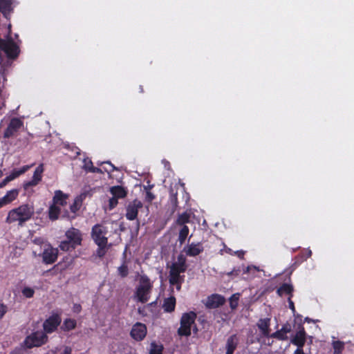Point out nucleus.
Masks as SVG:
<instances>
[{
    "label": "nucleus",
    "instance_id": "f257e3e1",
    "mask_svg": "<svg viewBox=\"0 0 354 354\" xmlns=\"http://www.w3.org/2000/svg\"><path fill=\"white\" fill-rule=\"evenodd\" d=\"M34 214L35 207L33 205L22 204L8 212L6 222L9 224L18 222L19 226H23L26 222L31 219Z\"/></svg>",
    "mask_w": 354,
    "mask_h": 354
},
{
    "label": "nucleus",
    "instance_id": "f03ea898",
    "mask_svg": "<svg viewBox=\"0 0 354 354\" xmlns=\"http://www.w3.org/2000/svg\"><path fill=\"white\" fill-rule=\"evenodd\" d=\"M66 239L62 241L59 245L61 250L69 252L74 250L82 245L83 240L82 232L75 227H71L65 232Z\"/></svg>",
    "mask_w": 354,
    "mask_h": 354
},
{
    "label": "nucleus",
    "instance_id": "7ed1b4c3",
    "mask_svg": "<svg viewBox=\"0 0 354 354\" xmlns=\"http://www.w3.org/2000/svg\"><path fill=\"white\" fill-rule=\"evenodd\" d=\"M153 289V282L149 277L145 274H141L138 279V285L135 291V297L138 301L145 304L150 299V295Z\"/></svg>",
    "mask_w": 354,
    "mask_h": 354
},
{
    "label": "nucleus",
    "instance_id": "20e7f679",
    "mask_svg": "<svg viewBox=\"0 0 354 354\" xmlns=\"http://www.w3.org/2000/svg\"><path fill=\"white\" fill-rule=\"evenodd\" d=\"M196 317V313L194 311L185 313L182 315L180 321V326L178 329V335L179 336H190L192 327L194 333L198 332L197 326L195 324Z\"/></svg>",
    "mask_w": 354,
    "mask_h": 354
},
{
    "label": "nucleus",
    "instance_id": "39448f33",
    "mask_svg": "<svg viewBox=\"0 0 354 354\" xmlns=\"http://www.w3.org/2000/svg\"><path fill=\"white\" fill-rule=\"evenodd\" d=\"M48 341V337L41 330H37L28 335L24 341V345L28 348L33 347H39L46 344Z\"/></svg>",
    "mask_w": 354,
    "mask_h": 354
},
{
    "label": "nucleus",
    "instance_id": "423d86ee",
    "mask_svg": "<svg viewBox=\"0 0 354 354\" xmlns=\"http://www.w3.org/2000/svg\"><path fill=\"white\" fill-rule=\"evenodd\" d=\"M0 50L5 53L8 58L12 59H16L20 53L19 46L10 37L7 40L0 37Z\"/></svg>",
    "mask_w": 354,
    "mask_h": 354
},
{
    "label": "nucleus",
    "instance_id": "0eeeda50",
    "mask_svg": "<svg viewBox=\"0 0 354 354\" xmlns=\"http://www.w3.org/2000/svg\"><path fill=\"white\" fill-rule=\"evenodd\" d=\"M107 227L102 224H95L92 227L91 236L95 244L108 243Z\"/></svg>",
    "mask_w": 354,
    "mask_h": 354
},
{
    "label": "nucleus",
    "instance_id": "6e6552de",
    "mask_svg": "<svg viewBox=\"0 0 354 354\" xmlns=\"http://www.w3.org/2000/svg\"><path fill=\"white\" fill-rule=\"evenodd\" d=\"M62 323V318L59 314L53 313L43 322V332L47 334H51L57 330L58 326Z\"/></svg>",
    "mask_w": 354,
    "mask_h": 354
},
{
    "label": "nucleus",
    "instance_id": "1a4fd4ad",
    "mask_svg": "<svg viewBox=\"0 0 354 354\" xmlns=\"http://www.w3.org/2000/svg\"><path fill=\"white\" fill-rule=\"evenodd\" d=\"M24 127V122L18 118H13L10 120L7 128L3 132L5 138H10L16 136L17 133Z\"/></svg>",
    "mask_w": 354,
    "mask_h": 354
},
{
    "label": "nucleus",
    "instance_id": "9d476101",
    "mask_svg": "<svg viewBox=\"0 0 354 354\" xmlns=\"http://www.w3.org/2000/svg\"><path fill=\"white\" fill-rule=\"evenodd\" d=\"M143 206L142 203L135 199L133 201L129 203L126 207V218L129 221H133L137 218L139 209Z\"/></svg>",
    "mask_w": 354,
    "mask_h": 354
},
{
    "label": "nucleus",
    "instance_id": "9b49d317",
    "mask_svg": "<svg viewBox=\"0 0 354 354\" xmlns=\"http://www.w3.org/2000/svg\"><path fill=\"white\" fill-rule=\"evenodd\" d=\"M147 333V329L146 325L140 322H136L132 326L130 335L133 339L140 342L145 339Z\"/></svg>",
    "mask_w": 354,
    "mask_h": 354
},
{
    "label": "nucleus",
    "instance_id": "f8f14e48",
    "mask_svg": "<svg viewBox=\"0 0 354 354\" xmlns=\"http://www.w3.org/2000/svg\"><path fill=\"white\" fill-rule=\"evenodd\" d=\"M307 333L304 327L300 324L299 330L290 339V343L296 346L297 348H304L306 342Z\"/></svg>",
    "mask_w": 354,
    "mask_h": 354
},
{
    "label": "nucleus",
    "instance_id": "ddd939ff",
    "mask_svg": "<svg viewBox=\"0 0 354 354\" xmlns=\"http://www.w3.org/2000/svg\"><path fill=\"white\" fill-rule=\"evenodd\" d=\"M42 261L45 264H53L55 263L58 257V250L48 245L45 248L41 254Z\"/></svg>",
    "mask_w": 354,
    "mask_h": 354
},
{
    "label": "nucleus",
    "instance_id": "4468645a",
    "mask_svg": "<svg viewBox=\"0 0 354 354\" xmlns=\"http://www.w3.org/2000/svg\"><path fill=\"white\" fill-rule=\"evenodd\" d=\"M225 303V299L223 296L218 294H212L207 297L205 302V306L209 309L217 308Z\"/></svg>",
    "mask_w": 354,
    "mask_h": 354
},
{
    "label": "nucleus",
    "instance_id": "2eb2a0df",
    "mask_svg": "<svg viewBox=\"0 0 354 354\" xmlns=\"http://www.w3.org/2000/svg\"><path fill=\"white\" fill-rule=\"evenodd\" d=\"M44 172V165L40 164L35 170L32 178L30 180L24 183V188L28 189L30 187H35L39 184L42 179Z\"/></svg>",
    "mask_w": 354,
    "mask_h": 354
},
{
    "label": "nucleus",
    "instance_id": "dca6fc26",
    "mask_svg": "<svg viewBox=\"0 0 354 354\" xmlns=\"http://www.w3.org/2000/svg\"><path fill=\"white\" fill-rule=\"evenodd\" d=\"M30 167L31 165H24L19 169H13L10 175L6 176L2 181L0 182V188H3L9 182L13 180L14 179L19 177L21 174L26 173Z\"/></svg>",
    "mask_w": 354,
    "mask_h": 354
},
{
    "label": "nucleus",
    "instance_id": "f3484780",
    "mask_svg": "<svg viewBox=\"0 0 354 354\" xmlns=\"http://www.w3.org/2000/svg\"><path fill=\"white\" fill-rule=\"evenodd\" d=\"M241 271H243L244 274L250 272L254 273L255 272L259 271V269L258 267L253 265L246 267L243 266L242 268L240 266L234 268L232 271L227 272L226 274L229 277H237L240 274Z\"/></svg>",
    "mask_w": 354,
    "mask_h": 354
},
{
    "label": "nucleus",
    "instance_id": "a211bd4d",
    "mask_svg": "<svg viewBox=\"0 0 354 354\" xmlns=\"http://www.w3.org/2000/svg\"><path fill=\"white\" fill-rule=\"evenodd\" d=\"M204 248L201 243H192L184 248L183 251L189 257H196L203 252Z\"/></svg>",
    "mask_w": 354,
    "mask_h": 354
},
{
    "label": "nucleus",
    "instance_id": "6ab92c4d",
    "mask_svg": "<svg viewBox=\"0 0 354 354\" xmlns=\"http://www.w3.org/2000/svg\"><path fill=\"white\" fill-rule=\"evenodd\" d=\"M239 344V337L236 334L230 335L226 341L225 349V354H234Z\"/></svg>",
    "mask_w": 354,
    "mask_h": 354
},
{
    "label": "nucleus",
    "instance_id": "aec40b11",
    "mask_svg": "<svg viewBox=\"0 0 354 354\" xmlns=\"http://www.w3.org/2000/svg\"><path fill=\"white\" fill-rule=\"evenodd\" d=\"M68 197V194H64L61 190H56L53 198V203L57 206H65L67 204Z\"/></svg>",
    "mask_w": 354,
    "mask_h": 354
},
{
    "label": "nucleus",
    "instance_id": "412c9836",
    "mask_svg": "<svg viewBox=\"0 0 354 354\" xmlns=\"http://www.w3.org/2000/svg\"><path fill=\"white\" fill-rule=\"evenodd\" d=\"M270 318H263L260 319L257 323V326L259 329L261 330V334L264 337H270Z\"/></svg>",
    "mask_w": 354,
    "mask_h": 354
},
{
    "label": "nucleus",
    "instance_id": "4be33fe9",
    "mask_svg": "<svg viewBox=\"0 0 354 354\" xmlns=\"http://www.w3.org/2000/svg\"><path fill=\"white\" fill-rule=\"evenodd\" d=\"M12 1L13 0H0V11L7 19L13 10Z\"/></svg>",
    "mask_w": 354,
    "mask_h": 354
},
{
    "label": "nucleus",
    "instance_id": "5701e85b",
    "mask_svg": "<svg viewBox=\"0 0 354 354\" xmlns=\"http://www.w3.org/2000/svg\"><path fill=\"white\" fill-rule=\"evenodd\" d=\"M19 195V190L17 189H13L7 192L6 194L0 198V202L2 205H6L10 204L15 201Z\"/></svg>",
    "mask_w": 354,
    "mask_h": 354
},
{
    "label": "nucleus",
    "instance_id": "b1692460",
    "mask_svg": "<svg viewBox=\"0 0 354 354\" xmlns=\"http://www.w3.org/2000/svg\"><path fill=\"white\" fill-rule=\"evenodd\" d=\"M176 300L175 297L171 296L164 299L162 308L166 313H172L176 308Z\"/></svg>",
    "mask_w": 354,
    "mask_h": 354
},
{
    "label": "nucleus",
    "instance_id": "393cba45",
    "mask_svg": "<svg viewBox=\"0 0 354 354\" xmlns=\"http://www.w3.org/2000/svg\"><path fill=\"white\" fill-rule=\"evenodd\" d=\"M118 274L121 278H125L129 274V268L127 261L126 250L123 252L122 263L118 268Z\"/></svg>",
    "mask_w": 354,
    "mask_h": 354
},
{
    "label": "nucleus",
    "instance_id": "a878e982",
    "mask_svg": "<svg viewBox=\"0 0 354 354\" xmlns=\"http://www.w3.org/2000/svg\"><path fill=\"white\" fill-rule=\"evenodd\" d=\"M77 326V322L74 319L66 318L64 320L62 324L60 326L61 330L64 332H69L75 329Z\"/></svg>",
    "mask_w": 354,
    "mask_h": 354
},
{
    "label": "nucleus",
    "instance_id": "bb28decb",
    "mask_svg": "<svg viewBox=\"0 0 354 354\" xmlns=\"http://www.w3.org/2000/svg\"><path fill=\"white\" fill-rule=\"evenodd\" d=\"M110 192L112 196H114L118 198H124L127 195V191L125 189V188L120 185L111 187L110 188Z\"/></svg>",
    "mask_w": 354,
    "mask_h": 354
},
{
    "label": "nucleus",
    "instance_id": "cd10ccee",
    "mask_svg": "<svg viewBox=\"0 0 354 354\" xmlns=\"http://www.w3.org/2000/svg\"><path fill=\"white\" fill-rule=\"evenodd\" d=\"M61 209L59 206L52 204L48 208V218L50 221H56L59 218Z\"/></svg>",
    "mask_w": 354,
    "mask_h": 354
},
{
    "label": "nucleus",
    "instance_id": "c85d7f7f",
    "mask_svg": "<svg viewBox=\"0 0 354 354\" xmlns=\"http://www.w3.org/2000/svg\"><path fill=\"white\" fill-rule=\"evenodd\" d=\"M185 276H181L178 273L169 270V282L170 285L174 286L175 283H183L184 282Z\"/></svg>",
    "mask_w": 354,
    "mask_h": 354
},
{
    "label": "nucleus",
    "instance_id": "c756f323",
    "mask_svg": "<svg viewBox=\"0 0 354 354\" xmlns=\"http://www.w3.org/2000/svg\"><path fill=\"white\" fill-rule=\"evenodd\" d=\"M293 287L290 284L283 283L277 290L279 296L281 297L283 294L289 295L291 297L292 296Z\"/></svg>",
    "mask_w": 354,
    "mask_h": 354
},
{
    "label": "nucleus",
    "instance_id": "7c9ffc66",
    "mask_svg": "<svg viewBox=\"0 0 354 354\" xmlns=\"http://www.w3.org/2000/svg\"><path fill=\"white\" fill-rule=\"evenodd\" d=\"M96 245H97V248L95 251V254L100 258L104 257L106 254L109 248L111 246V244H109L108 243Z\"/></svg>",
    "mask_w": 354,
    "mask_h": 354
},
{
    "label": "nucleus",
    "instance_id": "2f4dec72",
    "mask_svg": "<svg viewBox=\"0 0 354 354\" xmlns=\"http://www.w3.org/2000/svg\"><path fill=\"white\" fill-rule=\"evenodd\" d=\"M169 203L171 205V212L174 213L178 206V193L177 192H174L172 189L170 190Z\"/></svg>",
    "mask_w": 354,
    "mask_h": 354
},
{
    "label": "nucleus",
    "instance_id": "473e14b6",
    "mask_svg": "<svg viewBox=\"0 0 354 354\" xmlns=\"http://www.w3.org/2000/svg\"><path fill=\"white\" fill-rule=\"evenodd\" d=\"M190 222V214L187 212H185L178 215L176 219V224L178 225H186V223Z\"/></svg>",
    "mask_w": 354,
    "mask_h": 354
},
{
    "label": "nucleus",
    "instance_id": "72a5a7b5",
    "mask_svg": "<svg viewBox=\"0 0 354 354\" xmlns=\"http://www.w3.org/2000/svg\"><path fill=\"white\" fill-rule=\"evenodd\" d=\"M189 230L187 225H184L182 227L179 232L178 241L180 245L183 244L185 242V240L189 234Z\"/></svg>",
    "mask_w": 354,
    "mask_h": 354
},
{
    "label": "nucleus",
    "instance_id": "f704fd0d",
    "mask_svg": "<svg viewBox=\"0 0 354 354\" xmlns=\"http://www.w3.org/2000/svg\"><path fill=\"white\" fill-rule=\"evenodd\" d=\"M163 349L164 347L162 344L152 342L151 343L149 354H162Z\"/></svg>",
    "mask_w": 354,
    "mask_h": 354
},
{
    "label": "nucleus",
    "instance_id": "c9c22d12",
    "mask_svg": "<svg viewBox=\"0 0 354 354\" xmlns=\"http://www.w3.org/2000/svg\"><path fill=\"white\" fill-rule=\"evenodd\" d=\"M269 337L274 338L280 341H286L288 339L287 334L283 333L281 328L270 334Z\"/></svg>",
    "mask_w": 354,
    "mask_h": 354
},
{
    "label": "nucleus",
    "instance_id": "e433bc0d",
    "mask_svg": "<svg viewBox=\"0 0 354 354\" xmlns=\"http://www.w3.org/2000/svg\"><path fill=\"white\" fill-rule=\"evenodd\" d=\"M333 348L334 349L333 354H342L344 348V343L341 341H334L333 342Z\"/></svg>",
    "mask_w": 354,
    "mask_h": 354
},
{
    "label": "nucleus",
    "instance_id": "4c0bfd02",
    "mask_svg": "<svg viewBox=\"0 0 354 354\" xmlns=\"http://www.w3.org/2000/svg\"><path fill=\"white\" fill-rule=\"evenodd\" d=\"M186 270H187V266H182V265H179V264L176 263H173L171 266L170 267L169 270L180 274V273L185 272L186 271Z\"/></svg>",
    "mask_w": 354,
    "mask_h": 354
},
{
    "label": "nucleus",
    "instance_id": "58836bf2",
    "mask_svg": "<svg viewBox=\"0 0 354 354\" xmlns=\"http://www.w3.org/2000/svg\"><path fill=\"white\" fill-rule=\"evenodd\" d=\"M82 206V200L77 197L75 198L73 204L70 205V210L71 212L76 214V212L80 209Z\"/></svg>",
    "mask_w": 354,
    "mask_h": 354
},
{
    "label": "nucleus",
    "instance_id": "ea45409f",
    "mask_svg": "<svg viewBox=\"0 0 354 354\" xmlns=\"http://www.w3.org/2000/svg\"><path fill=\"white\" fill-rule=\"evenodd\" d=\"M23 296H24L26 298H32L34 296L35 290L33 288L30 287H25L21 290Z\"/></svg>",
    "mask_w": 354,
    "mask_h": 354
},
{
    "label": "nucleus",
    "instance_id": "a19ab883",
    "mask_svg": "<svg viewBox=\"0 0 354 354\" xmlns=\"http://www.w3.org/2000/svg\"><path fill=\"white\" fill-rule=\"evenodd\" d=\"M239 294H234L230 298V306L232 309H235L238 306Z\"/></svg>",
    "mask_w": 354,
    "mask_h": 354
},
{
    "label": "nucleus",
    "instance_id": "79ce46f5",
    "mask_svg": "<svg viewBox=\"0 0 354 354\" xmlns=\"http://www.w3.org/2000/svg\"><path fill=\"white\" fill-rule=\"evenodd\" d=\"M145 189L147 190L145 201L148 203H151L156 198L155 195L147 187H145Z\"/></svg>",
    "mask_w": 354,
    "mask_h": 354
},
{
    "label": "nucleus",
    "instance_id": "37998d69",
    "mask_svg": "<svg viewBox=\"0 0 354 354\" xmlns=\"http://www.w3.org/2000/svg\"><path fill=\"white\" fill-rule=\"evenodd\" d=\"M93 165V162L91 161V159L89 158H86L84 160V170H86V171H90V168L92 167Z\"/></svg>",
    "mask_w": 354,
    "mask_h": 354
},
{
    "label": "nucleus",
    "instance_id": "c03bdc74",
    "mask_svg": "<svg viewBox=\"0 0 354 354\" xmlns=\"http://www.w3.org/2000/svg\"><path fill=\"white\" fill-rule=\"evenodd\" d=\"M118 199H119L118 198H116L114 196H113V197L109 199V209H111L117 206V205L118 203Z\"/></svg>",
    "mask_w": 354,
    "mask_h": 354
},
{
    "label": "nucleus",
    "instance_id": "a18cd8bd",
    "mask_svg": "<svg viewBox=\"0 0 354 354\" xmlns=\"http://www.w3.org/2000/svg\"><path fill=\"white\" fill-rule=\"evenodd\" d=\"M8 312V306L0 302V319H1Z\"/></svg>",
    "mask_w": 354,
    "mask_h": 354
},
{
    "label": "nucleus",
    "instance_id": "49530a36",
    "mask_svg": "<svg viewBox=\"0 0 354 354\" xmlns=\"http://www.w3.org/2000/svg\"><path fill=\"white\" fill-rule=\"evenodd\" d=\"M282 331L286 334L289 333L292 330V326L290 323L286 322L281 327Z\"/></svg>",
    "mask_w": 354,
    "mask_h": 354
},
{
    "label": "nucleus",
    "instance_id": "de8ad7c7",
    "mask_svg": "<svg viewBox=\"0 0 354 354\" xmlns=\"http://www.w3.org/2000/svg\"><path fill=\"white\" fill-rule=\"evenodd\" d=\"M103 163L109 164L111 167V169H104L105 171H106L107 173H111V172L114 171L115 170H118V169L113 164H111V162L109 161L103 162L100 165H102Z\"/></svg>",
    "mask_w": 354,
    "mask_h": 354
},
{
    "label": "nucleus",
    "instance_id": "09e8293b",
    "mask_svg": "<svg viewBox=\"0 0 354 354\" xmlns=\"http://www.w3.org/2000/svg\"><path fill=\"white\" fill-rule=\"evenodd\" d=\"M176 263L182 266H187L186 265V259L183 254H180L178 257V261L176 262Z\"/></svg>",
    "mask_w": 354,
    "mask_h": 354
},
{
    "label": "nucleus",
    "instance_id": "8fccbe9b",
    "mask_svg": "<svg viewBox=\"0 0 354 354\" xmlns=\"http://www.w3.org/2000/svg\"><path fill=\"white\" fill-rule=\"evenodd\" d=\"M288 304H289V308H290V309H291V310L292 311V313L295 314V313L296 312V309H295V304H294V302L292 301V299H291V297H289V298H288Z\"/></svg>",
    "mask_w": 354,
    "mask_h": 354
},
{
    "label": "nucleus",
    "instance_id": "3c124183",
    "mask_svg": "<svg viewBox=\"0 0 354 354\" xmlns=\"http://www.w3.org/2000/svg\"><path fill=\"white\" fill-rule=\"evenodd\" d=\"M91 173H97V174H102V170L100 168L95 167L93 166L90 168V171Z\"/></svg>",
    "mask_w": 354,
    "mask_h": 354
},
{
    "label": "nucleus",
    "instance_id": "603ef678",
    "mask_svg": "<svg viewBox=\"0 0 354 354\" xmlns=\"http://www.w3.org/2000/svg\"><path fill=\"white\" fill-rule=\"evenodd\" d=\"M72 348L70 346H65L64 351L59 354H71Z\"/></svg>",
    "mask_w": 354,
    "mask_h": 354
},
{
    "label": "nucleus",
    "instance_id": "864d4df0",
    "mask_svg": "<svg viewBox=\"0 0 354 354\" xmlns=\"http://www.w3.org/2000/svg\"><path fill=\"white\" fill-rule=\"evenodd\" d=\"M235 253H236V254L237 255V257L239 259H243L244 258V255H245V252L244 251H243V250H238Z\"/></svg>",
    "mask_w": 354,
    "mask_h": 354
},
{
    "label": "nucleus",
    "instance_id": "5fc2aeb1",
    "mask_svg": "<svg viewBox=\"0 0 354 354\" xmlns=\"http://www.w3.org/2000/svg\"><path fill=\"white\" fill-rule=\"evenodd\" d=\"M293 354H306L303 348H297Z\"/></svg>",
    "mask_w": 354,
    "mask_h": 354
},
{
    "label": "nucleus",
    "instance_id": "6e6d98bb",
    "mask_svg": "<svg viewBox=\"0 0 354 354\" xmlns=\"http://www.w3.org/2000/svg\"><path fill=\"white\" fill-rule=\"evenodd\" d=\"M312 255V252L311 250H308L306 251V256L304 257V260H306L307 259H308L309 257H310Z\"/></svg>",
    "mask_w": 354,
    "mask_h": 354
},
{
    "label": "nucleus",
    "instance_id": "4d7b16f0",
    "mask_svg": "<svg viewBox=\"0 0 354 354\" xmlns=\"http://www.w3.org/2000/svg\"><path fill=\"white\" fill-rule=\"evenodd\" d=\"M80 310H81V306L80 305L75 306V311L79 312V311H80Z\"/></svg>",
    "mask_w": 354,
    "mask_h": 354
},
{
    "label": "nucleus",
    "instance_id": "13d9d810",
    "mask_svg": "<svg viewBox=\"0 0 354 354\" xmlns=\"http://www.w3.org/2000/svg\"><path fill=\"white\" fill-rule=\"evenodd\" d=\"M181 285H182V283H175V285H174V286H176V289H177L178 290H180V288H181Z\"/></svg>",
    "mask_w": 354,
    "mask_h": 354
},
{
    "label": "nucleus",
    "instance_id": "bf43d9fd",
    "mask_svg": "<svg viewBox=\"0 0 354 354\" xmlns=\"http://www.w3.org/2000/svg\"><path fill=\"white\" fill-rule=\"evenodd\" d=\"M305 321L308 323H310L311 322H313V320L311 319H310L309 317H306Z\"/></svg>",
    "mask_w": 354,
    "mask_h": 354
},
{
    "label": "nucleus",
    "instance_id": "052dcab7",
    "mask_svg": "<svg viewBox=\"0 0 354 354\" xmlns=\"http://www.w3.org/2000/svg\"><path fill=\"white\" fill-rule=\"evenodd\" d=\"M63 217H67L68 218L69 217V215H68V212H66L65 214L62 216Z\"/></svg>",
    "mask_w": 354,
    "mask_h": 354
},
{
    "label": "nucleus",
    "instance_id": "680f3d73",
    "mask_svg": "<svg viewBox=\"0 0 354 354\" xmlns=\"http://www.w3.org/2000/svg\"><path fill=\"white\" fill-rule=\"evenodd\" d=\"M139 89H140V93H143L144 92V89H143V86H140Z\"/></svg>",
    "mask_w": 354,
    "mask_h": 354
},
{
    "label": "nucleus",
    "instance_id": "e2e57ef3",
    "mask_svg": "<svg viewBox=\"0 0 354 354\" xmlns=\"http://www.w3.org/2000/svg\"><path fill=\"white\" fill-rule=\"evenodd\" d=\"M3 174V171L0 169V178L2 177Z\"/></svg>",
    "mask_w": 354,
    "mask_h": 354
},
{
    "label": "nucleus",
    "instance_id": "0e129e2a",
    "mask_svg": "<svg viewBox=\"0 0 354 354\" xmlns=\"http://www.w3.org/2000/svg\"><path fill=\"white\" fill-rule=\"evenodd\" d=\"M3 205H2V203L0 202V208L2 207Z\"/></svg>",
    "mask_w": 354,
    "mask_h": 354
}]
</instances>
